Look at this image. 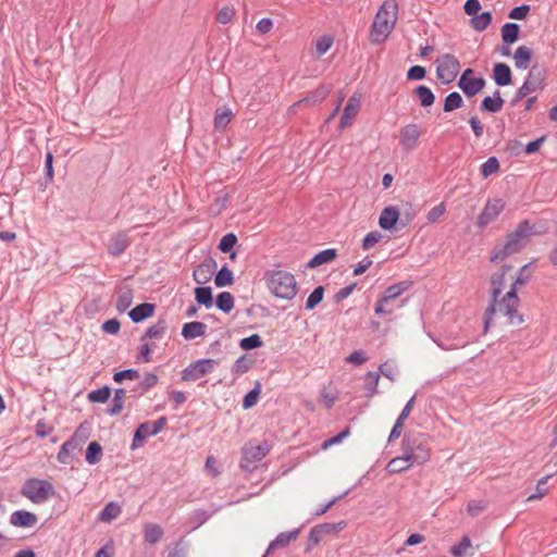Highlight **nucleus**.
<instances>
[{
  "instance_id": "nucleus-40",
  "label": "nucleus",
  "mask_w": 557,
  "mask_h": 557,
  "mask_svg": "<svg viewBox=\"0 0 557 557\" xmlns=\"http://www.w3.org/2000/svg\"><path fill=\"white\" fill-rule=\"evenodd\" d=\"M102 457V447L98 442H91L89 443L87 449H86V461L89 465H96L100 461Z\"/></svg>"
},
{
  "instance_id": "nucleus-6",
  "label": "nucleus",
  "mask_w": 557,
  "mask_h": 557,
  "mask_svg": "<svg viewBox=\"0 0 557 557\" xmlns=\"http://www.w3.org/2000/svg\"><path fill=\"white\" fill-rule=\"evenodd\" d=\"M20 494L34 504H44L54 496L55 491L49 481L30 478L24 482Z\"/></svg>"
},
{
  "instance_id": "nucleus-5",
  "label": "nucleus",
  "mask_w": 557,
  "mask_h": 557,
  "mask_svg": "<svg viewBox=\"0 0 557 557\" xmlns=\"http://www.w3.org/2000/svg\"><path fill=\"white\" fill-rule=\"evenodd\" d=\"M403 453L411 459L414 465H423L430 460L431 447L425 434L406 437L403 441Z\"/></svg>"
},
{
  "instance_id": "nucleus-38",
  "label": "nucleus",
  "mask_w": 557,
  "mask_h": 557,
  "mask_svg": "<svg viewBox=\"0 0 557 557\" xmlns=\"http://www.w3.org/2000/svg\"><path fill=\"white\" fill-rule=\"evenodd\" d=\"M492 22V14L490 12H483L482 14L472 15L470 20V25L473 29L478 32L485 30Z\"/></svg>"
},
{
  "instance_id": "nucleus-12",
  "label": "nucleus",
  "mask_w": 557,
  "mask_h": 557,
  "mask_svg": "<svg viewBox=\"0 0 557 557\" xmlns=\"http://www.w3.org/2000/svg\"><path fill=\"white\" fill-rule=\"evenodd\" d=\"M542 88V76L540 72H536L535 67H533L529 74L522 86L517 90L512 104H517L520 100L525 98L529 94Z\"/></svg>"
},
{
  "instance_id": "nucleus-60",
  "label": "nucleus",
  "mask_w": 557,
  "mask_h": 557,
  "mask_svg": "<svg viewBox=\"0 0 557 557\" xmlns=\"http://www.w3.org/2000/svg\"><path fill=\"white\" fill-rule=\"evenodd\" d=\"M259 394H260V386L258 384L253 389H251L250 392H248L246 394V396L244 397V400H243V407L245 409H249V408L253 407L258 401Z\"/></svg>"
},
{
  "instance_id": "nucleus-28",
  "label": "nucleus",
  "mask_w": 557,
  "mask_h": 557,
  "mask_svg": "<svg viewBox=\"0 0 557 557\" xmlns=\"http://www.w3.org/2000/svg\"><path fill=\"white\" fill-rule=\"evenodd\" d=\"M533 50L527 46H520L513 53L515 65L517 69L527 70L530 65Z\"/></svg>"
},
{
  "instance_id": "nucleus-49",
  "label": "nucleus",
  "mask_w": 557,
  "mask_h": 557,
  "mask_svg": "<svg viewBox=\"0 0 557 557\" xmlns=\"http://www.w3.org/2000/svg\"><path fill=\"white\" fill-rule=\"evenodd\" d=\"M111 395V389L109 386H103L101 388L95 389L90 392L87 396L88 400L91 403H106Z\"/></svg>"
},
{
  "instance_id": "nucleus-33",
  "label": "nucleus",
  "mask_w": 557,
  "mask_h": 557,
  "mask_svg": "<svg viewBox=\"0 0 557 557\" xmlns=\"http://www.w3.org/2000/svg\"><path fill=\"white\" fill-rule=\"evenodd\" d=\"M133 302V290L132 288L125 286L119 289L117 298H116V310L120 312L126 311Z\"/></svg>"
},
{
  "instance_id": "nucleus-29",
  "label": "nucleus",
  "mask_w": 557,
  "mask_h": 557,
  "mask_svg": "<svg viewBox=\"0 0 557 557\" xmlns=\"http://www.w3.org/2000/svg\"><path fill=\"white\" fill-rule=\"evenodd\" d=\"M154 305L149 302H144L138 306H136L134 309H132L128 313L129 318L133 322L139 323L144 321L145 319L151 317L154 312Z\"/></svg>"
},
{
  "instance_id": "nucleus-26",
  "label": "nucleus",
  "mask_w": 557,
  "mask_h": 557,
  "mask_svg": "<svg viewBox=\"0 0 557 557\" xmlns=\"http://www.w3.org/2000/svg\"><path fill=\"white\" fill-rule=\"evenodd\" d=\"M299 535V529L280 533L269 545L267 554L270 552L287 546L290 542L296 541Z\"/></svg>"
},
{
  "instance_id": "nucleus-20",
  "label": "nucleus",
  "mask_w": 557,
  "mask_h": 557,
  "mask_svg": "<svg viewBox=\"0 0 557 557\" xmlns=\"http://www.w3.org/2000/svg\"><path fill=\"white\" fill-rule=\"evenodd\" d=\"M485 86V79L482 77H472L466 79L465 77H460L458 81V87L463 91V94L471 98L480 92Z\"/></svg>"
},
{
  "instance_id": "nucleus-24",
  "label": "nucleus",
  "mask_w": 557,
  "mask_h": 557,
  "mask_svg": "<svg viewBox=\"0 0 557 557\" xmlns=\"http://www.w3.org/2000/svg\"><path fill=\"white\" fill-rule=\"evenodd\" d=\"M493 79L498 86H508L512 82L510 67L506 63H496L493 67Z\"/></svg>"
},
{
  "instance_id": "nucleus-3",
  "label": "nucleus",
  "mask_w": 557,
  "mask_h": 557,
  "mask_svg": "<svg viewBox=\"0 0 557 557\" xmlns=\"http://www.w3.org/2000/svg\"><path fill=\"white\" fill-rule=\"evenodd\" d=\"M398 4L395 0H385L379 9L371 26L370 40L381 44L386 40L397 21Z\"/></svg>"
},
{
  "instance_id": "nucleus-47",
  "label": "nucleus",
  "mask_w": 557,
  "mask_h": 557,
  "mask_svg": "<svg viewBox=\"0 0 557 557\" xmlns=\"http://www.w3.org/2000/svg\"><path fill=\"white\" fill-rule=\"evenodd\" d=\"M166 331V323L164 320H159L156 324L151 325L145 336L141 338L143 341L148 337V338H160L164 335Z\"/></svg>"
},
{
  "instance_id": "nucleus-31",
  "label": "nucleus",
  "mask_w": 557,
  "mask_h": 557,
  "mask_svg": "<svg viewBox=\"0 0 557 557\" xmlns=\"http://www.w3.org/2000/svg\"><path fill=\"white\" fill-rule=\"evenodd\" d=\"M414 463L411 462L406 454L403 453L401 456L393 458L386 466V470L389 473H400L407 469H409Z\"/></svg>"
},
{
  "instance_id": "nucleus-46",
  "label": "nucleus",
  "mask_w": 557,
  "mask_h": 557,
  "mask_svg": "<svg viewBox=\"0 0 557 557\" xmlns=\"http://www.w3.org/2000/svg\"><path fill=\"white\" fill-rule=\"evenodd\" d=\"M470 548L471 540L468 536H462L458 544L450 547L449 553L454 557H463Z\"/></svg>"
},
{
  "instance_id": "nucleus-8",
  "label": "nucleus",
  "mask_w": 557,
  "mask_h": 557,
  "mask_svg": "<svg viewBox=\"0 0 557 557\" xmlns=\"http://www.w3.org/2000/svg\"><path fill=\"white\" fill-rule=\"evenodd\" d=\"M460 70L458 59L450 54L445 53L436 60V76L442 84H450L455 81Z\"/></svg>"
},
{
  "instance_id": "nucleus-11",
  "label": "nucleus",
  "mask_w": 557,
  "mask_h": 557,
  "mask_svg": "<svg viewBox=\"0 0 557 557\" xmlns=\"http://www.w3.org/2000/svg\"><path fill=\"white\" fill-rule=\"evenodd\" d=\"M410 286H411V282H408V281L398 282L396 284L388 286L384 290L382 297L375 305V308H374L375 314H377V315L391 314L393 312V310L387 309L385 307V305L389 300L399 297L403 293H405L407 289H409Z\"/></svg>"
},
{
  "instance_id": "nucleus-44",
  "label": "nucleus",
  "mask_w": 557,
  "mask_h": 557,
  "mask_svg": "<svg viewBox=\"0 0 557 557\" xmlns=\"http://www.w3.org/2000/svg\"><path fill=\"white\" fill-rule=\"evenodd\" d=\"M462 103H463L462 97L457 91H453L446 96V98L444 100L443 110L445 112H451L456 109H459L462 106Z\"/></svg>"
},
{
  "instance_id": "nucleus-36",
  "label": "nucleus",
  "mask_w": 557,
  "mask_h": 557,
  "mask_svg": "<svg viewBox=\"0 0 557 557\" xmlns=\"http://www.w3.org/2000/svg\"><path fill=\"white\" fill-rule=\"evenodd\" d=\"M413 94L419 99L420 104L424 108L431 107L435 101V96H434L433 91L428 86H424V85L418 86L413 90Z\"/></svg>"
},
{
  "instance_id": "nucleus-41",
  "label": "nucleus",
  "mask_w": 557,
  "mask_h": 557,
  "mask_svg": "<svg viewBox=\"0 0 557 557\" xmlns=\"http://www.w3.org/2000/svg\"><path fill=\"white\" fill-rule=\"evenodd\" d=\"M380 381V374L377 372H368L364 376V389L368 392L367 396L372 397L377 393V385Z\"/></svg>"
},
{
  "instance_id": "nucleus-62",
  "label": "nucleus",
  "mask_w": 557,
  "mask_h": 557,
  "mask_svg": "<svg viewBox=\"0 0 557 557\" xmlns=\"http://www.w3.org/2000/svg\"><path fill=\"white\" fill-rule=\"evenodd\" d=\"M446 212V206L444 202H441L440 205L433 207L426 214V220L430 223L436 222L441 216L444 215Z\"/></svg>"
},
{
  "instance_id": "nucleus-23",
  "label": "nucleus",
  "mask_w": 557,
  "mask_h": 557,
  "mask_svg": "<svg viewBox=\"0 0 557 557\" xmlns=\"http://www.w3.org/2000/svg\"><path fill=\"white\" fill-rule=\"evenodd\" d=\"M399 219V210L394 206L383 209L379 219V225L383 230H392Z\"/></svg>"
},
{
  "instance_id": "nucleus-57",
  "label": "nucleus",
  "mask_w": 557,
  "mask_h": 557,
  "mask_svg": "<svg viewBox=\"0 0 557 557\" xmlns=\"http://www.w3.org/2000/svg\"><path fill=\"white\" fill-rule=\"evenodd\" d=\"M234 15H235V9L233 7H223L216 13V21L220 24L225 25V24H228L232 22Z\"/></svg>"
},
{
  "instance_id": "nucleus-21",
  "label": "nucleus",
  "mask_w": 557,
  "mask_h": 557,
  "mask_svg": "<svg viewBox=\"0 0 557 557\" xmlns=\"http://www.w3.org/2000/svg\"><path fill=\"white\" fill-rule=\"evenodd\" d=\"M332 85H320L313 91H311L307 97L295 103L293 107L306 104V106H315L322 102L331 92Z\"/></svg>"
},
{
  "instance_id": "nucleus-16",
  "label": "nucleus",
  "mask_w": 557,
  "mask_h": 557,
  "mask_svg": "<svg viewBox=\"0 0 557 557\" xmlns=\"http://www.w3.org/2000/svg\"><path fill=\"white\" fill-rule=\"evenodd\" d=\"M131 242L127 231H119L112 234L107 245L109 255L113 257L122 255L131 245Z\"/></svg>"
},
{
  "instance_id": "nucleus-54",
  "label": "nucleus",
  "mask_w": 557,
  "mask_h": 557,
  "mask_svg": "<svg viewBox=\"0 0 557 557\" xmlns=\"http://www.w3.org/2000/svg\"><path fill=\"white\" fill-rule=\"evenodd\" d=\"M317 527L320 530V532L322 533V535H326V534H331V533L341 532L346 527V522L345 521H339L336 523L326 522V523L318 524Z\"/></svg>"
},
{
  "instance_id": "nucleus-34",
  "label": "nucleus",
  "mask_w": 557,
  "mask_h": 557,
  "mask_svg": "<svg viewBox=\"0 0 557 557\" xmlns=\"http://www.w3.org/2000/svg\"><path fill=\"white\" fill-rule=\"evenodd\" d=\"M502 39L505 44L511 45L519 38L520 26L516 23H506L502 27Z\"/></svg>"
},
{
  "instance_id": "nucleus-35",
  "label": "nucleus",
  "mask_w": 557,
  "mask_h": 557,
  "mask_svg": "<svg viewBox=\"0 0 557 557\" xmlns=\"http://www.w3.org/2000/svg\"><path fill=\"white\" fill-rule=\"evenodd\" d=\"M125 397H126V389L117 388L114 393L112 404L107 410L108 414H110V416L120 414L124 407Z\"/></svg>"
},
{
  "instance_id": "nucleus-22",
  "label": "nucleus",
  "mask_w": 557,
  "mask_h": 557,
  "mask_svg": "<svg viewBox=\"0 0 557 557\" xmlns=\"http://www.w3.org/2000/svg\"><path fill=\"white\" fill-rule=\"evenodd\" d=\"M360 109V100L356 96H351L344 108L343 115L339 120V127L346 128L351 124L352 119Z\"/></svg>"
},
{
  "instance_id": "nucleus-7",
  "label": "nucleus",
  "mask_w": 557,
  "mask_h": 557,
  "mask_svg": "<svg viewBox=\"0 0 557 557\" xmlns=\"http://www.w3.org/2000/svg\"><path fill=\"white\" fill-rule=\"evenodd\" d=\"M511 285L509 290L503 296L502 307L506 309L507 312H511V309L519 307L520 299L518 297V289L520 286L525 285L530 278L531 273L529 272V264H524L516 274V276L510 275Z\"/></svg>"
},
{
  "instance_id": "nucleus-48",
  "label": "nucleus",
  "mask_w": 557,
  "mask_h": 557,
  "mask_svg": "<svg viewBox=\"0 0 557 557\" xmlns=\"http://www.w3.org/2000/svg\"><path fill=\"white\" fill-rule=\"evenodd\" d=\"M233 113L230 109L216 110L214 114L215 128H224L232 120Z\"/></svg>"
},
{
  "instance_id": "nucleus-25",
  "label": "nucleus",
  "mask_w": 557,
  "mask_h": 557,
  "mask_svg": "<svg viewBox=\"0 0 557 557\" xmlns=\"http://www.w3.org/2000/svg\"><path fill=\"white\" fill-rule=\"evenodd\" d=\"M504 99L500 96V91L497 89L494 91L493 96L485 97L480 106L481 111L497 113L503 109Z\"/></svg>"
},
{
  "instance_id": "nucleus-19",
  "label": "nucleus",
  "mask_w": 557,
  "mask_h": 557,
  "mask_svg": "<svg viewBox=\"0 0 557 557\" xmlns=\"http://www.w3.org/2000/svg\"><path fill=\"white\" fill-rule=\"evenodd\" d=\"M37 521V516L27 510H16L10 516V523L17 528H32Z\"/></svg>"
},
{
  "instance_id": "nucleus-61",
  "label": "nucleus",
  "mask_w": 557,
  "mask_h": 557,
  "mask_svg": "<svg viewBox=\"0 0 557 557\" xmlns=\"http://www.w3.org/2000/svg\"><path fill=\"white\" fill-rule=\"evenodd\" d=\"M139 377V372L134 369H126L114 373L113 380L116 383H122L123 380H136Z\"/></svg>"
},
{
  "instance_id": "nucleus-63",
  "label": "nucleus",
  "mask_w": 557,
  "mask_h": 557,
  "mask_svg": "<svg viewBox=\"0 0 557 557\" xmlns=\"http://www.w3.org/2000/svg\"><path fill=\"white\" fill-rule=\"evenodd\" d=\"M426 75V71L423 66L413 65L407 72V78L410 81L423 79Z\"/></svg>"
},
{
  "instance_id": "nucleus-13",
  "label": "nucleus",
  "mask_w": 557,
  "mask_h": 557,
  "mask_svg": "<svg viewBox=\"0 0 557 557\" xmlns=\"http://www.w3.org/2000/svg\"><path fill=\"white\" fill-rule=\"evenodd\" d=\"M505 203L502 199H493L488 200L479 215L478 219V226L480 228H484L487 226L491 222H493L504 210Z\"/></svg>"
},
{
  "instance_id": "nucleus-50",
  "label": "nucleus",
  "mask_w": 557,
  "mask_h": 557,
  "mask_svg": "<svg viewBox=\"0 0 557 557\" xmlns=\"http://www.w3.org/2000/svg\"><path fill=\"white\" fill-rule=\"evenodd\" d=\"M324 288L323 286H318L309 295L306 301V309L312 310L314 309L323 299Z\"/></svg>"
},
{
  "instance_id": "nucleus-17",
  "label": "nucleus",
  "mask_w": 557,
  "mask_h": 557,
  "mask_svg": "<svg viewBox=\"0 0 557 557\" xmlns=\"http://www.w3.org/2000/svg\"><path fill=\"white\" fill-rule=\"evenodd\" d=\"M215 270V260L212 258H208L194 270L193 277L196 283L205 284L211 280Z\"/></svg>"
},
{
  "instance_id": "nucleus-18",
  "label": "nucleus",
  "mask_w": 557,
  "mask_h": 557,
  "mask_svg": "<svg viewBox=\"0 0 557 557\" xmlns=\"http://www.w3.org/2000/svg\"><path fill=\"white\" fill-rule=\"evenodd\" d=\"M78 431L75 434L64 442L58 453V461L64 465H69L72 461V454L81 448V443L77 440Z\"/></svg>"
},
{
  "instance_id": "nucleus-4",
  "label": "nucleus",
  "mask_w": 557,
  "mask_h": 557,
  "mask_svg": "<svg viewBox=\"0 0 557 557\" xmlns=\"http://www.w3.org/2000/svg\"><path fill=\"white\" fill-rule=\"evenodd\" d=\"M270 292L277 298L293 299L297 294L295 276L283 270L268 271L264 274Z\"/></svg>"
},
{
  "instance_id": "nucleus-45",
  "label": "nucleus",
  "mask_w": 557,
  "mask_h": 557,
  "mask_svg": "<svg viewBox=\"0 0 557 557\" xmlns=\"http://www.w3.org/2000/svg\"><path fill=\"white\" fill-rule=\"evenodd\" d=\"M499 170V161L496 157H490L480 168L481 175L486 178Z\"/></svg>"
},
{
  "instance_id": "nucleus-58",
  "label": "nucleus",
  "mask_w": 557,
  "mask_h": 557,
  "mask_svg": "<svg viewBox=\"0 0 557 557\" xmlns=\"http://www.w3.org/2000/svg\"><path fill=\"white\" fill-rule=\"evenodd\" d=\"M209 517L210 515L206 510L198 509L194 511L189 517V521L193 524V529L199 528L209 519Z\"/></svg>"
},
{
  "instance_id": "nucleus-10",
  "label": "nucleus",
  "mask_w": 557,
  "mask_h": 557,
  "mask_svg": "<svg viewBox=\"0 0 557 557\" xmlns=\"http://www.w3.org/2000/svg\"><path fill=\"white\" fill-rule=\"evenodd\" d=\"M218 363V360L211 358L199 359L183 370L182 380L186 382L197 381L213 372Z\"/></svg>"
},
{
  "instance_id": "nucleus-51",
  "label": "nucleus",
  "mask_w": 557,
  "mask_h": 557,
  "mask_svg": "<svg viewBox=\"0 0 557 557\" xmlns=\"http://www.w3.org/2000/svg\"><path fill=\"white\" fill-rule=\"evenodd\" d=\"M262 339L258 334H252L248 337L240 339L239 346L244 350H251L262 346Z\"/></svg>"
},
{
  "instance_id": "nucleus-14",
  "label": "nucleus",
  "mask_w": 557,
  "mask_h": 557,
  "mask_svg": "<svg viewBox=\"0 0 557 557\" xmlns=\"http://www.w3.org/2000/svg\"><path fill=\"white\" fill-rule=\"evenodd\" d=\"M270 451L268 442L255 443L249 442L243 448V459L246 462H257L263 459Z\"/></svg>"
},
{
  "instance_id": "nucleus-55",
  "label": "nucleus",
  "mask_w": 557,
  "mask_h": 557,
  "mask_svg": "<svg viewBox=\"0 0 557 557\" xmlns=\"http://www.w3.org/2000/svg\"><path fill=\"white\" fill-rule=\"evenodd\" d=\"M237 243V237L234 233H227L225 234L220 243H219V249L222 251V252H228L232 250V248L236 245Z\"/></svg>"
},
{
  "instance_id": "nucleus-15",
  "label": "nucleus",
  "mask_w": 557,
  "mask_h": 557,
  "mask_svg": "<svg viewBox=\"0 0 557 557\" xmlns=\"http://www.w3.org/2000/svg\"><path fill=\"white\" fill-rule=\"evenodd\" d=\"M420 136H421L420 127L417 124L410 123V124L405 125L400 129V135H399V143H400L403 149L406 151L413 150L418 145V140H419Z\"/></svg>"
},
{
  "instance_id": "nucleus-1",
  "label": "nucleus",
  "mask_w": 557,
  "mask_h": 557,
  "mask_svg": "<svg viewBox=\"0 0 557 557\" xmlns=\"http://www.w3.org/2000/svg\"><path fill=\"white\" fill-rule=\"evenodd\" d=\"M513 268L510 264H503L497 271H495L491 275V290H490V304L484 313V324L485 330L490 326V323L493 317L496 313H500L502 315L507 318V322L510 325H521L524 321L523 315L518 312V309H511V312H507L506 309H503L502 301L503 296L502 293L506 285V277L512 272Z\"/></svg>"
},
{
  "instance_id": "nucleus-9",
  "label": "nucleus",
  "mask_w": 557,
  "mask_h": 557,
  "mask_svg": "<svg viewBox=\"0 0 557 557\" xmlns=\"http://www.w3.org/2000/svg\"><path fill=\"white\" fill-rule=\"evenodd\" d=\"M166 422V417H160L158 420L153 422L140 423L134 433L131 446L132 449L141 447L147 437L157 435L159 432H161L165 426Z\"/></svg>"
},
{
  "instance_id": "nucleus-39",
  "label": "nucleus",
  "mask_w": 557,
  "mask_h": 557,
  "mask_svg": "<svg viewBox=\"0 0 557 557\" xmlns=\"http://www.w3.org/2000/svg\"><path fill=\"white\" fill-rule=\"evenodd\" d=\"M195 298L199 305H203L206 308H211L213 305L211 287H197Z\"/></svg>"
},
{
  "instance_id": "nucleus-30",
  "label": "nucleus",
  "mask_w": 557,
  "mask_h": 557,
  "mask_svg": "<svg viewBox=\"0 0 557 557\" xmlns=\"http://www.w3.org/2000/svg\"><path fill=\"white\" fill-rule=\"evenodd\" d=\"M337 256V250L329 248L318 252L308 263L307 267L310 269L317 268L324 263L333 261Z\"/></svg>"
},
{
  "instance_id": "nucleus-53",
  "label": "nucleus",
  "mask_w": 557,
  "mask_h": 557,
  "mask_svg": "<svg viewBox=\"0 0 557 557\" xmlns=\"http://www.w3.org/2000/svg\"><path fill=\"white\" fill-rule=\"evenodd\" d=\"M251 368V361L245 356L239 357L232 367V373L235 375H242Z\"/></svg>"
},
{
  "instance_id": "nucleus-2",
  "label": "nucleus",
  "mask_w": 557,
  "mask_h": 557,
  "mask_svg": "<svg viewBox=\"0 0 557 557\" xmlns=\"http://www.w3.org/2000/svg\"><path fill=\"white\" fill-rule=\"evenodd\" d=\"M534 234V225L529 220L521 221L512 232L507 234L503 244L495 246L490 258L491 262H499L520 252Z\"/></svg>"
},
{
  "instance_id": "nucleus-42",
  "label": "nucleus",
  "mask_w": 557,
  "mask_h": 557,
  "mask_svg": "<svg viewBox=\"0 0 557 557\" xmlns=\"http://www.w3.org/2000/svg\"><path fill=\"white\" fill-rule=\"evenodd\" d=\"M215 304L221 311L228 313L234 308V297L228 292H222L218 295Z\"/></svg>"
},
{
  "instance_id": "nucleus-43",
  "label": "nucleus",
  "mask_w": 557,
  "mask_h": 557,
  "mask_svg": "<svg viewBox=\"0 0 557 557\" xmlns=\"http://www.w3.org/2000/svg\"><path fill=\"white\" fill-rule=\"evenodd\" d=\"M233 282V272L226 265L222 267L220 271L215 274L214 284L218 287L232 285Z\"/></svg>"
},
{
  "instance_id": "nucleus-52",
  "label": "nucleus",
  "mask_w": 557,
  "mask_h": 557,
  "mask_svg": "<svg viewBox=\"0 0 557 557\" xmlns=\"http://www.w3.org/2000/svg\"><path fill=\"white\" fill-rule=\"evenodd\" d=\"M550 478V475H546L544 478H542L537 484H536V492L529 495L528 498H527V502H532V500H536V499H541L542 497H544L546 494H547V487L545 486L546 483H547V480Z\"/></svg>"
},
{
  "instance_id": "nucleus-59",
  "label": "nucleus",
  "mask_w": 557,
  "mask_h": 557,
  "mask_svg": "<svg viewBox=\"0 0 557 557\" xmlns=\"http://www.w3.org/2000/svg\"><path fill=\"white\" fill-rule=\"evenodd\" d=\"M382 234L377 231L370 232L366 235L362 240L363 250L371 249L374 245H376L382 239Z\"/></svg>"
},
{
  "instance_id": "nucleus-27",
  "label": "nucleus",
  "mask_w": 557,
  "mask_h": 557,
  "mask_svg": "<svg viewBox=\"0 0 557 557\" xmlns=\"http://www.w3.org/2000/svg\"><path fill=\"white\" fill-rule=\"evenodd\" d=\"M207 331V325L202 322L194 321L188 322L183 325L182 336L185 339H195L197 337L203 336Z\"/></svg>"
},
{
  "instance_id": "nucleus-37",
  "label": "nucleus",
  "mask_w": 557,
  "mask_h": 557,
  "mask_svg": "<svg viewBox=\"0 0 557 557\" xmlns=\"http://www.w3.org/2000/svg\"><path fill=\"white\" fill-rule=\"evenodd\" d=\"M121 507L119 504L114 502H110L106 505V507L101 510L99 515V519L103 522H110L116 519L121 515Z\"/></svg>"
},
{
  "instance_id": "nucleus-56",
  "label": "nucleus",
  "mask_w": 557,
  "mask_h": 557,
  "mask_svg": "<svg viewBox=\"0 0 557 557\" xmlns=\"http://www.w3.org/2000/svg\"><path fill=\"white\" fill-rule=\"evenodd\" d=\"M332 45H333V38L331 36L324 35V36L320 37L315 44V51H317L318 57H321L324 53H326L329 51V49L332 47Z\"/></svg>"
},
{
  "instance_id": "nucleus-32",
  "label": "nucleus",
  "mask_w": 557,
  "mask_h": 557,
  "mask_svg": "<svg viewBox=\"0 0 557 557\" xmlns=\"http://www.w3.org/2000/svg\"><path fill=\"white\" fill-rule=\"evenodd\" d=\"M163 534V529L159 524L146 523L144 527V539L146 543L156 544L162 539Z\"/></svg>"
},
{
  "instance_id": "nucleus-64",
  "label": "nucleus",
  "mask_w": 557,
  "mask_h": 557,
  "mask_svg": "<svg viewBox=\"0 0 557 557\" xmlns=\"http://www.w3.org/2000/svg\"><path fill=\"white\" fill-rule=\"evenodd\" d=\"M529 12H530V7L528 4H523V5L513 8L509 12L508 16H509V18H512V20H523L528 15Z\"/></svg>"
}]
</instances>
